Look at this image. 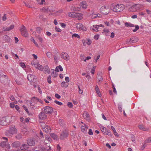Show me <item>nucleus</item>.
<instances>
[{
    "mask_svg": "<svg viewBox=\"0 0 151 151\" xmlns=\"http://www.w3.org/2000/svg\"><path fill=\"white\" fill-rule=\"evenodd\" d=\"M124 9V6L123 4H117L116 5L112 4L111 9L113 11L119 12L123 11Z\"/></svg>",
    "mask_w": 151,
    "mask_h": 151,
    "instance_id": "nucleus-1",
    "label": "nucleus"
},
{
    "mask_svg": "<svg viewBox=\"0 0 151 151\" xmlns=\"http://www.w3.org/2000/svg\"><path fill=\"white\" fill-rule=\"evenodd\" d=\"M17 132V129L15 128V126L11 127L9 130L6 131L5 134L6 136H11L12 135L16 134Z\"/></svg>",
    "mask_w": 151,
    "mask_h": 151,
    "instance_id": "nucleus-2",
    "label": "nucleus"
},
{
    "mask_svg": "<svg viewBox=\"0 0 151 151\" xmlns=\"http://www.w3.org/2000/svg\"><path fill=\"white\" fill-rule=\"evenodd\" d=\"M9 118L7 116L1 118L0 120V124L2 126L7 125L9 122Z\"/></svg>",
    "mask_w": 151,
    "mask_h": 151,
    "instance_id": "nucleus-3",
    "label": "nucleus"
},
{
    "mask_svg": "<svg viewBox=\"0 0 151 151\" xmlns=\"http://www.w3.org/2000/svg\"><path fill=\"white\" fill-rule=\"evenodd\" d=\"M141 7V5L139 4H135L130 7L129 10L130 12H134L139 10Z\"/></svg>",
    "mask_w": 151,
    "mask_h": 151,
    "instance_id": "nucleus-4",
    "label": "nucleus"
},
{
    "mask_svg": "<svg viewBox=\"0 0 151 151\" xmlns=\"http://www.w3.org/2000/svg\"><path fill=\"white\" fill-rule=\"evenodd\" d=\"M101 12L104 15H107L109 12L110 9L108 6H102L100 9Z\"/></svg>",
    "mask_w": 151,
    "mask_h": 151,
    "instance_id": "nucleus-5",
    "label": "nucleus"
},
{
    "mask_svg": "<svg viewBox=\"0 0 151 151\" xmlns=\"http://www.w3.org/2000/svg\"><path fill=\"white\" fill-rule=\"evenodd\" d=\"M68 15L70 17L72 18H77L78 17L80 19V17H81L82 14L76 12H69L68 13Z\"/></svg>",
    "mask_w": 151,
    "mask_h": 151,
    "instance_id": "nucleus-6",
    "label": "nucleus"
},
{
    "mask_svg": "<svg viewBox=\"0 0 151 151\" xmlns=\"http://www.w3.org/2000/svg\"><path fill=\"white\" fill-rule=\"evenodd\" d=\"M44 111H45V113L47 114H51L53 111V108L49 106H45L43 108Z\"/></svg>",
    "mask_w": 151,
    "mask_h": 151,
    "instance_id": "nucleus-7",
    "label": "nucleus"
},
{
    "mask_svg": "<svg viewBox=\"0 0 151 151\" xmlns=\"http://www.w3.org/2000/svg\"><path fill=\"white\" fill-rule=\"evenodd\" d=\"M20 30L22 35L25 37L27 36L28 32L26 28L24 25H22L21 27Z\"/></svg>",
    "mask_w": 151,
    "mask_h": 151,
    "instance_id": "nucleus-8",
    "label": "nucleus"
},
{
    "mask_svg": "<svg viewBox=\"0 0 151 151\" xmlns=\"http://www.w3.org/2000/svg\"><path fill=\"white\" fill-rule=\"evenodd\" d=\"M47 114L45 113V111H44L43 109H42L41 112L39 115V117L41 119H45L47 117Z\"/></svg>",
    "mask_w": 151,
    "mask_h": 151,
    "instance_id": "nucleus-9",
    "label": "nucleus"
},
{
    "mask_svg": "<svg viewBox=\"0 0 151 151\" xmlns=\"http://www.w3.org/2000/svg\"><path fill=\"white\" fill-rule=\"evenodd\" d=\"M68 136V133L65 130L62 131L61 133L60 138L61 140H63L65 138L67 137Z\"/></svg>",
    "mask_w": 151,
    "mask_h": 151,
    "instance_id": "nucleus-10",
    "label": "nucleus"
},
{
    "mask_svg": "<svg viewBox=\"0 0 151 151\" xmlns=\"http://www.w3.org/2000/svg\"><path fill=\"white\" fill-rule=\"evenodd\" d=\"M27 143L29 146H34L35 144V139L30 138L27 140Z\"/></svg>",
    "mask_w": 151,
    "mask_h": 151,
    "instance_id": "nucleus-11",
    "label": "nucleus"
},
{
    "mask_svg": "<svg viewBox=\"0 0 151 151\" xmlns=\"http://www.w3.org/2000/svg\"><path fill=\"white\" fill-rule=\"evenodd\" d=\"M35 77V76L34 75L29 74L27 76V79L30 82H35L36 80Z\"/></svg>",
    "mask_w": 151,
    "mask_h": 151,
    "instance_id": "nucleus-12",
    "label": "nucleus"
},
{
    "mask_svg": "<svg viewBox=\"0 0 151 151\" xmlns=\"http://www.w3.org/2000/svg\"><path fill=\"white\" fill-rule=\"evenodd\" d=\"M8 77L6 75L4 74H0V81L1 82L4 83L5 81L7 80Z\"/></svg>",
    "mask_w": 151,
    "mask_h": 151,
    "instance_id": "nucleus-13",
    "label": "nucleus"
},
{
    "mask_svg": "<svg viewBox=\"0 0 151 151\" xmlns=\"http://www.w3.org/2000/svg\"><path fill=\"white\" fill-rule=\"evenodd\" d=\"M62 58L66 60H69V56L68 54L65 52H63L61 53Z\"/></svg>",
    "mask_w": 151,
    "mask_h": 151,
    "instance_id": "nucleus-14",
    "label": "nucleus"
},
{
    "mask_svg": "<svg viewBox=\"0 0 151 151\" xmlns=\"http://www.w3.org/2000/svg\"><path fill=\"white\" fill-rule=\"evenodd\" d=\"M20 145L21 144L19 142L16 141L13 143L11 146L12 147L15 148L20 147Z\"/></svg>",
    "mask_w": 151,
    "mask_h": 151,
    "instance_id": "nucleus-15",
    "label": "nucleus"
},
{
    "mask_svg": "<svg viewBox=\"0 0 151 151\" xmlns=\"http://www.w3.org/2000/svg\"><path fill=\"white\" fill-rule=\"evenodd\" d=\"M88 128V127L86 125L85 126H82L81 127V131L84 134H86L87 133Z\"/></svg>",
    "mask_w": 151,
    "mask_h": 151,
    "instance_id": "nucleus-16",
    "label": "nucleus"
},
{
    "mask_svg": "<svg viewBox=\"0 0 151 151\" xmlns=\"http://www.w3.org/2000/svg\"><path fill=\"white\" fill-rule=\"evenodd\" d=\"M86 40V42L85 40L84 39L82 40L83 45L84 46H86V44L88 45H90L91 43V41L89 39L87 40Z\"/></svg>",
    "mask_w": 151,
    "mask_h": 151,
    "instance_id": "nucleus-17",
    "label": "nucleus"
},
{
    "mask_svg": "<svg viewBox=\"0 0 151 151\" xmlns=\"http://www.w3.org/2000/svg\"><path fill=\"white\" fill-rule=\"evenodd\" d=\"M80 5L82 8L86 9L87 7V4L85 1H83L80 3Z\"/></svg>",
    "mask_w": 151,
    "mask_h": 151,
    "instance_id": "nucleus-18",
    "label": "nucleus"
},
{
    "mask_svg": "<svg viewBox=\"0 0 151 151\" xmlns=\"http://www.w3.org/2000/svg\"><path fill=\"white\" fill-rule=\"evenodd\" d=\"M138 127L140 129H141L144 131H148L149 130L148 128L145 127L144 125L142 124H140L139 125Z\"/></svg>",
    "mask_w": 151,
    "mask_h": 151,
    "instance_id": "nucleus-19",
    "label": "nucleus"
},
{
    "mask_svg": "<svg viewBox=\"0 0 151 151\" xmlns=\"http://www.w3.org/2000/svg\"><path fill=\"white\" fill-rule=\"evenodd\" d=\"M43 128L44 131L47 133L51 129L47 125H45Z\"/></svg>",
    "mask_w": 151,
    "mask_h": 151,
    "instance_id": "nucleus-20",
    "label": "nucleus"
},
{
    "mask_svg": "<svg viewBox=\"0 0 151 151\" xmlns=\"http://www.w3.org/2000/svg\"><path fill=\"white\" fill-rule=\"evenodd\" d=\"M29 148L28 145L26 144L22 145L20 147L21 150H26Z\"/></svg>",
    "mask_w": 151,
    "mask_h": 151,
    "instance_id": "nucleus-21",
    "label": "nucleus"
},
{
    "mask_svg": "<svg viewBox=\"0 0 151 151\" xmlns=\"http://www.w3.org/2000/svg\"><path fill=\"white\" fill-rule=\"evenodd\" d=\"M100 129H101V131L104 134H106V132H107V131H108L106 128L103 126H101L100 127Z\"/></svg>",
    "mask_w": 151,
    "mask_h": 151,
    "instance_id": "nucleus-22",
    "label": "nucleus"
},
{
    "mask_svg": "<svg viewBox=\"0 0 151 151\" xmlns=\"http://www.w3.org/2000/svg\"><path fill=\"white\" fill-rule=\"evenodd\" d=\"M97 80H98V83H99V82H101L103 80V78H102L101 75V74H98L97 76Z\"/></svg>",
    "mask_w": 151,
    "mask_h": 151,
    "instance_id": "nucleus-23",
    "label": "nucleus"
},
{
    "mask_svg": "<svg viewBox=\"0 0 151 151\" xmlns=\"http://www.w3.org/2000/svg\"><path fill=\"white\" fill-rule=\"evenodd\" d=\"M95 90L97 94L98 95L99 97H100L101 96V94L100 93V91L99 90V87L97 86H96L95 87Z\"/></svg>",
    "mask_w": 151,
    "mask_h": 151,
    "instance_id": "nucleus-24",
    "label": "nucleus"
},
{
    "mask_svg": "<svg viewBox=\"0 0 151 151\" xmlns=\"http://www.w3.org/2000/svg\"><path fill=\"white\" fill-rule=\"evenodd\" d=\"M91 29L95 31V32H97L98 31V26L97 25H93V27H91Z\"/></svg>",
    "mask_w": 151,
    "mask_h": 151,
    "instance_id": "nucleus-25",
    "label": "nucleus"
},
{
    "mask_svg": "<svg viewBox=\"0 0 151 151\" xmlns=\"http://www.w3.org/2000/svg\"><path fill=\"white\" fill-rule=\"evenodd\" d=\"M59 69H60V70L61 71H62L63 70V68L60 65H59V66H57L55 68V71L56 72H59Z\"/></svg>",
    "mask_w": 151,
    "mask_h": 151,
    "instance_id": "nucleus-26",
    "label": "nucleus"
},
{
    "mask_svg": "<svg viewBox=\"0 0 151 151\" xmlns=\"http://www.w3.org/2000/svg\"><path fill=\"white\" fill-rule=\"evenodd\" d=\"M89 114L87 112H84L83 114V117L85 119H88L89 118Z\"/></svg>",
    "mask_w": 151,
    "mask_h": 151,
    "instance_id": "nucleus-27",
    "label": "nucleus"
},
{
    "mask_svg": "<svg viewBox=\"0 0 151 151\" xmlns=\"http://www.w3.org/2000/svg\"><path fill=\"white\" fill-rule=\"evenodd\" d=\"M50 136L55 140H57L58 136H57L54 133H51L50 134Z\"/></svg>",
    "mask_w": 151,
    "mask_h": 151,
    "instance_id": "nucleus-28",
    "label": "nucleus"
},
{
    "mask_svg": "<svg viewBox=\"0 0 151 151\" xmlns=\"http://www.w3.org/2000/svg\"><path fill=\"white\" fill-rule=\"evenodd\" d=\"M111 128L112 130L113 131L114 134L117 137H119V134L118 133L116 132V131L114 128V127L113 126H112L111 127Z\"/></svg>",
    "mask_w": 151,
    "mask_h": 151,
    "instance_id": "nucleus-29",
    "label": "nucleus"
},
{
    "mask_svg": "<svg viewBox=\"0 0 151 151\" xmlns=\"http://www.w3.org/2000/svg\"><path fill=\"white\" fill-rule=\"evenodd\" d=\"M76 26L77 29H81V28L83 27V25L81 23H78L76 24Z\"/></svg>",
    "mask_w": 151,
    "mask_h": 151,
    "instance_id": "nucleus-30",
    "label": "nucleus"
},
{
    "mask_svg": "<svg viewBox=\"0 0 151 151\" xmlns=\"http://www.w3.org/2000/svg\"><path fill=\"white\" fill-rule=\"evenodd\" d=\"M68 83L65 82H63L61 84V86L62 87H67L68 86Z\"/></svg>",
    "mask_w": 151,
    "mask_h": 151,
    "instance_id": "nucleus-31",
    "label": "nucleus"
},
{
    "mask_svg": "<svg viewBox=\"0 0 151 151\" xmlns=\"http://www.w3.org/2000/svg\"><path fill=\"white\" fill-rule=\"evenodd\" d=\"M35 99H36V101H37V102H39L41 103L42 104H43V101H42L41 100L39 99L38 98L36 97H33L32 98V101H34V100Z\"/></svg>",
    "mask_w": 151,
    "mask_h": 151,
    "instance_id": "nucleus-32",
    "label": "nucleus"
},
{
    "mask_svg": "<svg viewBox=\"0 0 151 151\" xmlns=\"http://www.w3.org/2000/svg\"><path fill=\"white\" fill-rule=\"evenodd\" d=\"M51 70H52V77L54 78L56 77L58 75V74L57 73H56V72H55V70L53 69H52Z\"/></svg>",
    "mask_w": 151,
    "mask_h": 151,
    "instance_id": "nucleus-33",
    "label": "nucleus"
},
{
    "mask_svg": "<svg viewBox=\"0 0 151 151\" xmlns=\"http://www.w3.org/2000/svg\"><path fill=\"white\" fill-rule=\"evenodd\" d=\"M42 12H46L50 11V10L48 8H46L45 7L42 8L41 9Z\"/></svg>",
    "mask_w": 151,
    "mask_h": 151,
    "instance_id": "nucleus-34",
    "label": "nucleus"
},
{
    "mask_svg": "<svg viewBox=\"0 0 151 151\" xmlns=\"http://www.w3.org/2000/svg\"><path fill=\"white\" fill-rule=\"evenodd\" d=\"M45 71L47 72L48 73H50V69L48 66L46 65L44 67Z\"/></svg>",
    "mask_w": 151,
    "mask_h": 151,
    "instance_id": "nucleus-35",
    "label": "nucleus"
},
{
    "mask_svg": "<svg viewBox=\"0 0 151 151\" xmlns=\"http://www.w3.org/2000/svg\"><path fill=\"white\" fill-rule=\"evenodd\" d=\"M145 144L151 143V137H149L145 141Z\"/></svg>",
    "mask_w": 151,
    "mask_h": 151,
    "instance_id": "nucleus-36",
    "label": "nucleus"
},
{
    "mask_svg": "<svg viewBox=\"0 0 151 151\" xmlns=\"http://www.w3.org/2000/svg\"><path fill=\"white\" fill-rule=\"evenodd\" d=\"M15 137L18 139H20L22 138V134H19L16 136Z\"/></svg>",
    "mask_w": 151,
    "mask_h": 151,
    "instance_id": "nucleus-37",
    "label": "nucleus"
},
{
    "mask_svg": "<svg viewBox=\"0 0 151 151\" xmlns=\"http://www.w3.org/2000/svg\"><path fill=\"white\" fill-rule=\"evenodd\" d=\"M132 42L133 43L137 42L138 40V38L136 37H134L132 38Z\"/></svg>",
    "mask_w": 151,
    "mask_h": 151,
    "instance_id": "nucleus-38",
    "label": "nucleus"
},
{
    "mask_svg": "<svg viewBox=\"0 0 151 151\" xmlns=\"http://www.w3.org/2000/svg\"><path fill=\"white\" fill-rule=\"evenodd\" d=\"M6 142H2L0 144V146L2 147H4L6 146Z\"/></svg>",
    "mask_w": 151,
    "mask_h": 151,
    "instance_id": "nucleus-39",
    "label": "nucleus"
},
{
    "mask_svg": "<svg viewBox=\"0 0 151 151\" xmlns=\"http://www.w3.org/2000/svg\"><path fill=\"white\" fill-rule=\"evenodd\" d=\"M72 37H77L78 38L80 39V36L77 34H74L72 35Z\"/></svg>",
    "mask_w": 151,
    "mask_h": 151,
    "instance_id": "nucleus-40",
    "label": "nucleus"
},
{
    "mask_svg": "<svg viewBox=\"0 0 151 151\" xmlns=\"http://www.w3.org/2000/svg\"><path fill=\"white\" fill-rule=\"evenodd\" d=\"M51 76L50 75L49 76L47 77V82L49 84H50L52 83L51 80Z\"/></svg>",
    "mask_w": 151,
    "mask_h": 151,
    "instance_id": "nucleus-41",
    "label": "nucleus"
},
{
    "mask_svg": "<svg viewBox=\"0 0 151 151\" xmlns=\"http://www.w3.org/2000/svg\"><path fill=\"white\" fill-rule=\"evenodd\" d=\"M54 102L59 105L61 106L63 105V103L62 102L58 101L57 100H55L54 101Z\"/></svg>",
    "mask_w": 151,
    "mask_h": 151,
    "instance_id": "nucleus-42",
    "label": "nucleus"
},
{
    "mask_svg": "<svg viewBox=\"0 0 151 151\" xmlns=\"http://www.w3.org/2000/svg\"><path fill=\"white\" fill-rule=\"evenodd\" d=\"M37 69H38L39 70H42L43 69V68L42 65L40 64H39V65H38V67Z\"/></svg>",
    "mask_w": 151,
    "mask_h": 151,
    "instance_id": "nucleus-43",
    "label": "nucleus"
},
{
    "mask_svg": "<svg viewBox=\"0 0 151 151\" xmlns=\"http://www.w3.org/2000/svg\"><path fill=\"white\" fill-rule=\"evenodd\" d=\"M46 55L49 58H50L52 56V55L50 52H47L46 53Z\"/></svg>",
    "mask_w": 151,
    "mask_h": 151,
    "instance_id": "nucleus-44",
    "label": "nucleus"
},
{
    "mask_svg": "<svg viewBox=\"0 0 151 151\" xmlns=\"http://www.w3.org/2000/svg\"><path fill=\"white\" fill-rule=\"evenodd\" d=\"M39 17L40 19L42 20H44L45 19L44 18V15L43 14L39 15Z\"/></svg>",
    "mask_w": 151,
    "mask_h": 151,
    "instance_id": "nucleus-45",
    "label": "nucleus"
},
{
    "mask_svg": "<svg viewBox=\"0 0 151 151\" xmlns=\"http://www.w3.org/2000/svg\"><path fill=\"white\" fill-rule=\"evenodd\" d=\"M67 105L70 108H71L73 107V104L72 103L68 102V103Z\"/></svg>",
    "mask_w": 151,
    "mask_h": 151,
    "instance_id": "nucleus-46",
    "label": "nucleus"
},
{
    "mask_svg": "<svg viewBox=\"0 0 151 151\" xmlns=\"http://www.w3.org/2000/svg\"><path fill=\"white\" fill-rule=\"evenodd\" d=\"M126 42L128 43H133L132 38L127 39L126 40Z\"/></svg>",
    "mask_w": 151,
    "mask_h": 151,
    "instance_id": "nucleus-47",
    "label": "nucleus"
},
{
    "mask_svg": "<svg viewBox=\"0 0 151 151\" xmlns=\"http://www.w3.org/2000/svg\"><path fill=\"white\" fill-rule=\"evenodd\" d=\"M19 65L20 66L23 68H25L26 67L25 64L23 63H20Z\"/></svg>",
    "mask_w": 151,
    "mask_h": 151,
    "instance_id": "nucleus-48",
    "label": "nucleus"
},
{
    "mask_svg": "<svg viewBox=\"0 0 151 151\" xmlns=\"http://www.w3.org/2000/svg\"><path fill=\"white\" fill-rule=\"evenodd\" d=\"M23 108L24 109V110L25 111L28 113V114H29V111H28V110L27 108V107L25 106V105H23Z\"/></svg>",
    "mask_w": 151,
    "mask_h": 151,
    "instance_id": "nucleus-49",
    "label": "nucleus"
},
{
    "mask_svg": "<svg viewBox=\"0 0 151 151\" xmlns=\"http://www.w3.org/2000/svg\"><path fill=\"white\" fill-rule=\"evenodd\" d=\"M139 27L138 25L135 26V28L133 30V31L134 32H135L137 31L139 29Z\"/></svg>",
    "mask_w": 151,
    "mask_h": 151,
    "instance_id": "nucleus-50",
    "label": "nucleus"
},
{
    "mask_svg": "<svg viewBox=\"0 0 151 151\" xmlns=\"http://www.w3.org/2000/svg\"><path fill=\"white\" fill-rule=\"evenodd\" d=\"M15 106L14 104L13 103H11L10 104V107L12 108H14Z\"/></svg>",
    "mask_w": 151,
    "mask_h": 151,
    "instance_id": "nucleus-51",
    "label": "nucleus"
},
{
    "mask_svg": "<svg viewBox=\"0 0 151 151\" xmlns=\"http://www.w3.org/2000/svg\"><path fill=\"white\" fill-rule=\"evenodd\" d=\"M88 134L90 135H92L93 134V132H92L91 129H88Z\"/></svg>",
    "mask_w": 151,
    "mask_h": 151,
    "instance_id": "nucleus-52",
    "label": "nucleus"
},
{
    "mask_svg": "<svg viewBox=\"0 0 151 151\" xmlns=\"http://www.w3.org/2000/svg\"><path fill=\"white\" fill-rule=\"evenodd\" d=\"M31 40L35 44L37 47H38L39 46L38 44L36 42L35 40L33 38H32V39Z\"/></svg>",
    "mask_w": 151,
    "mask_h": 151,
    "instance_id": "nucleus-53",
    "label": "nucleus"
},
{
    "mask_svg": "<svg viewBox=\"0 0 151 151\" xmlns=\"http://www.w3.org/2000/svg\"><path fill=\"white\" fill-rule=\"evenodd\" d=\"M37 39L39 40L42 43L43 41V40L41 37L40 36H37Z\"/></svg>",
    "mask_w": 151,
    "mask_h": 151,
    "instance_id": "nucleus-54",
    "label": "nucleus"
},
{
    "mask_svg": "<svg viewBox=\"0 0 151 151\" xmlns=\"http://www.w3.org/2000/svg\"><path fill=\"white\" fill-rule=\"evenodd\" d=\"M55 29L56 31L58 32H60L61 31V30L60 29L58 28L57 27H55Z\"/></svg>",
    "mask_w": 151,
    "mask_h": 151,
    "instance_id": "nucleus-55",
    "label": "nucleus"
},
{
    "mask_svg": "<svg viewBox=\"0 0 151 151\" xmlns=\"http://www.w3.org/2000/svg\"><path fill=\"white\" fill-rule=\"evenodd\" d=\"M78 88H79V91H78L79 93L81 94H82L83 93V90H82L80 88V86H78Z\"/></svg>",
    "mask_w": 151,
    "mask_h": 151,
    "instance_id": "nucleus-56",
    "label": "nucleus"
},
{
    "mask_svg": "<svg viewBox=\"0 0 151 151\" xmlns=\"http://www.w3.org/2000/svg\"><path fill=\"white\" fill-rule=\"evenodd\" d=\"M40 150L42 151H49V150H48V149L45 148L44 147H42L41 148Z\"/></svg>",
    "mask_w": 151,
    "mask_h": 151,
    "instance_id": "nucleus-57",
    "label": "nucleus"
},
{
    "mask_svg": "<svg viewBox=\"0 0 151 151\" xmlns=\"http://www.w3.org/2000/svg\"><path fill=\"white\" fill-rule=\"evenodd\" d=\"M91 18L92 19H95L96 18V14H94L93 13L92 14L91 16Z\"/></svg>",
    "mask_w": 151,
    "mask_h": 151,
    "instance_id": "nucleus-58",
    "label": "nucleus"
},
{
    "mask_svg": "<svg viewBox=\"0 0 151 151\" xmlns=\"http://www.w3.org/2000/svg\"><path fill=\"white\" fill-rule=\"evenodd\" d=\"M106 133V135H108L109 136H111L112 135V134L111 133L110 131L109 132L108 131Z\"/></svg>",
    "mask_w": 151,
    "mask_h": 151,
    "instance_id": "nucleus-59",
    "label": "nucleus"
},
{
    "mask_svg": "<svg viewBox=\"0 0 151 151\" xmlns=\"http://www.w3.org/2000/svg\"><path fill=\"white\" fill-rule=\"evenodd\" d=\"M146 145H147L146 144H145V142L144 144H143V145L141 147V150H143L144 149V148H145V147H146Z\"/></svg>",
    "mask_w": 151,
    "mask_h": 151,
    "instance_id": "nucleus-60",
    "label": "nucleus"
},
{
    "mask_svg": "<svg viewBox=\"0 0 151 151\" xmlns=\"http://www.w3.org/2000/svg\"><path fill=\"white\" fill-rule=\"evenodd\" d=\"M14 27V25H11L9 27V30H11L12 29H13Z\"/></svg>",
    "mask_w": 151,
    "mask_h": 151,
    "instance_id": "nucleus-61",
    "label": "nucleus"
},
{
    "mask_svg": "<svg viewBox=\"0 0 151 151\" xmlns=\"http://www.w3.org/2000/svg\"><path fill=\"white\" fill-rule=\"evenodd\" d=\"M60 24L61 27L63 28H65V27H66V24H65V23H60Z\"/></svg>",
    "mask_w": 151,
    "mask_h": 151,
    "instance_id": "nucleus-62",
    "label": "nucleus"
},
{
    "mask_svg": "<svg viewBox=\"0 0 151 151\" xmlns=\"http://www.w3.org/2000/svg\"><path fill=\"white\" fill-rule=\"evenodd\" d=\"M6 14H4L3 17L2 19L4 21H5L6 19Z\"/></svg>",
    "mask_w": 151,
    "mask_h": 151,
    "instance_id": "nucleus-63",
    "label": "nucleus"
},
{
    "mask_svg": "<svg viewBox=\"0 0 151 151\" xmlns=\"http://www.w3.org/2000/svg\"><path fill=\"white\" fill-rule=\"evenodd\" d=\"M57 151H60L61 148L60 147L59 145H58L57 146Z\"/></svg>",
    "mask_w": 151,
    "mask_h": 151,
    "instance_id": "nucleus-64",
    "label": "nucleus"
}]
</instances>
